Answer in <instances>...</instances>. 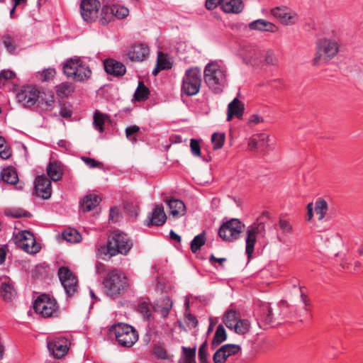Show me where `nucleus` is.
<instances>
[{
  "label": "nucleus",
  "instance_id": "obj_61",
  "mask_svg": "<svg viewBox=\"0 0 363 363\" xmlns=\"http://www.w3.org/2000/svg\"><path fill=\"white\" fill-rule=\"evenodd\" d=\"M185 318L187 325L193 328H196L198 325L199 322L194 315L188 313L185 315Z\"/></svg>",
  "mask_w": 363,
  "mask_h": 363
},
{
  "label": "nucleus",
  "instance_id": "obj_62",
  "mask_svg": "<svg viewBox=\"0 0 363 363\" xmlns=\"http://www.w3.org/2000/svg\"><path fill=\"white\" fill-rule=\"evenodd\" d=\"M264 62L267 65H275L277 63V59L271 51H267L264 56Z\"/></svg>",
  "mask_w": 363,
  "mask_h": 363
},
{
  "label": "nucleus",
  "instance_id": "obj_32",
  "mask_svg": "<svg viewBox=\"0 0 363 363\" xmlns=\"http://www.w3.org/2000/svg\"><path fill=\"white\" fill-rule=\"evenodd\" d=\"M0 177L4 182L10 184H15L18 180V174L13 167L4 168L1 171Z\"/></svg>",
  "mask_w": 363,
  "mask_h": 363
},
{
  "label": "nucleus",
  "instance_id": "obj_53",
  "mask_svg": "<svg viewBox=\"0 0 363 363\" xmlns=\"http://www.w3.org/2000/svg\"><path fill=\"white\" fill-rule=\"evenodd\" d=\"M82 160L89 168L101 169L103 167V164L101 162L96 160L95 159L84 156V157H82Z\"/></svg>",
  "mask_w": 363,
  "mask_h": 363
},
{
  "label": "nucleus",
  "instance_id": "obj_44",
  "mask_svg": "<svg viewBox=\"0 0 363 363\" xmlns=\"http://www.w3.org/2000/svg\"><path fill=\"white\" fill-rule=\"evenodd\" d=\"M262 318L267 324L272 323L274 320L273 310L269 303H264L261 307Z\"/></svg>",
  "mask_w": 363,
  "mask_h": 363
},
{
  "label": "nucleus",
  "instance_id": "obj_19",
  "mask_svg": "<svg viewBox=\"0 0 363 363\" xmlns=\"http://www.w3.org/2000/svg\"><path fill=\"white\" fill-rule=\"evenodd\" d=\"M272 15L282 24L294 25L298 20L297 14L285 6H278L271 10Z\"/></svg>",
  "mask_w": 363,
  "mask_h": 363
},
{
  "label": "nucleus",
  "instance_id": "obj_35",
  "mask_svg": "<svg viewBox=\"0 0 363 363\" xmlns=\"http://www.w3.org/2000/svg\"><path fill=\"white\" fill-rule=\"evenodd\" d=\"M251 329V323L247 319H241L237 320L235 324L233 325L232 330L236 334L240 335H245L247 334Z\"/></svg>",
  "mask_w": 363,
  "mask_h": 363
},
{
  "label": "nucleus",
  "instance_id": "obj_8",
  "mask_svg": "<svg viewBox=\"0 0 363 363\" xmlns=\"http://www.w3.org/2000/svg\"><path fill=\"white\" fill-rule=\"evenodd\" d=\"M201 82V72L199 68L187 69L182 78V91L187 96H194L199 92Z\"/></svg>",
  "mask_w": 363,
  "mask_h": 363
},
{
  "label": "nucleus",
  "instance_id": "obj_49",
  "mask_svg": "<svg viewBox=\"0 0 363 363\" xmlns=\"http://www.w3.org/2000/svg\"><path fill=\"white\" fill-rule=\"evenodd\" d=\"M6 216L12 217V218H21L26 217L29 218L31 216L30 213L28 211H24L21 208H13L8 211L6 213Z\"/></svg>",
  "mask_w": 363,
  "mask_h": 363
},
{
  "label": "nucleus",
  "instance_id": "obj_42",
  "mask_svg": "<svg viewBox=\"0 0 363 363\" xmlns=\"http://www.w3.org/2000/svg\"><path fill=\"white\" fill-rule=\"evenodd\" d=\"M227 339V334L224 326L220 324L216 328L211 344L213 347L218 346Z\"/></svg>",
  "mask_w": 363,
  "mask_h": 363
},
{
  "label": "nucleus",
  "instance_id": "obj_33",
  "mask_svg": "<svg viewBox=\"0 0 363 363\" xmlns=\"http://www.w3.org/2000/svg\"><path fill=\"white\" fill-rule=\"evenodd\" d=\"M109 118V116L106 113H103L99 111H96L93 116V126L94 129L99 133H104V124L106 121Z\"/></svg>",
  "mask_w": 363,
  "mask_h": 363
},
{
  "label": "nucleus",
  "instance_id": "obj_1",
  "mask_svg": "<svg viewBox=\"0 0 363 363\" xmlns=\"http://www.w3.org/2000/svg\"><path fill=\"white\" fill-rule=\"evenodd\" d=\"M227 70L216 61L208 62L203 69L204 82L214 94H220L228 85Z\"/></svg>",
  "mask_w": 363,
  "mask_h": 363
},
{
  "label": "nucleus",
  "instance_id": "obj_12",
  "mask_svg": "<svg viewBox=\"0 0 363 363\" xmlns=\"http://www.w3.org/2000/svg\"><path fill=\"white\" fill-rule=\"evenodd\" d=\"M58 306L54 298L46 294H42L33 303V309L43 317H50L57 312Z\"/></svg>",
  "mask_w": 363,
  "mask_h": 363
},
{
  "label": "nucleus",
  "instance_id": "obj_25",
  "mask_svg": "<svg viewBox=\"0 0 363 363\" xmlns=\"http://www.w3.org/2000/svg\"><path fill=\"white\" fill-rule=\"evenodd\" d=\"M172 305V299L166 296L155 302L154 310L155 312L159 313L162 318H165L168 316Z\"/></svg>",
  "mask_w": 363,
  "mask_h": 363
},
{
  "label": "nucleus",
  "instance_id": "obj_3",
  "mask_svg": "<svg viewBox=\"0 0 363 363\" xmlns=\"http://www.w3.org/2000/svg\"><path fill=\"white\" fill-rule=\"evenodd\" d=\"M264 214L255 222L247 226L245 232V252L250 259L254 252L257 242L262 241L267 233L264 222Z\"/></svg>",
  "mask_w": 363,
  "mask_h": 363
},
{
  "label": "nucleus",
  "instance_id": "obj_22",
  "mask_svg": "<svg viewBox=\"0 0 363 363\" xmlns=\"http://www.w3.org/2000/svg\"><path fill=\"white\" fill-rule=\"evenodd\" d=\"M103 63L106 72L109 75L121 77L126 72V67L124 64L114 59H106Z\"/></svg>",
  "mask_w": 363,
  "mask_h": 363
},
{
  "label": "nucleus",
  "instance_id": "obj_57",
  "mask_svg": "<svg viewBox=\"0 0 363 363\" xmlns=\"http://www.w3.org/2000/svg\"><path fill=\"white\" fill-rule=\"evenodd\" d=\"M16 77L15 73L9 69H4L0 72V84H4L8 79H11Z\"/></svg>",
  "mask_w": 363,
  "mask_h": 363
},
{
  "label": "nucleus",
  "instance_id": "obj_30",
  "mask_svg": "<svg viewBox=\"0 0 363 363\" xmlns=\"http://www.w3.org/2000/svg\"><path fill=\"white\" fill-rule=\"evenodd\" d=\"M16 294L13 286L7 281L0 283V296L5 301H11Z\"/></svg>",
  "mask_w": 363,
  "mask_h": 363
},
{
  "label": "nucleus",
  "instance_id": "obj_56",
  "mask_svg": "<svg viewBox=\"0 0 363 363\" xmlns=\"http://www.w3.org/2000/svg\"><path fill=\"white\" fill-rule=\"evenodd\" d=\"M60 114L65 118H70L72 114V111L69 104L63 103L60 104Z\"/></svg>",
  "mask_w": 363,
  "mask_h": 363
},
{
  "label": "nucleus",
  "instance_id": "obj_11",
  "mask_svg": "<svg viewBox=\"0 0 363 363\" xmlns=\"http://www.w3.org/2000/svg\"><path fill=\"white\" fill-rule=\"evenodd\" d=\"M244 225L237 218L224 223L219 228L218 235L223 240L232 242L237 240L242 231Z\"/></svg>",
  "mask_w": 363,
  "mask_h": 363
},
{
  "label": "nucleus",
  "instance_id": "obj_54",
  "mask_svg": "<svg viewBox=\"0 0 363 363\" xmlns=\"http://www.w3.org/2000/svg\"><path fill=\"white\" fill-rule=\"evenodd\" d=\"M157 67L159 69H169L172 67L170 62L164 57L161 55L159 52L157 57Z\"/></svg>",
  "mask_w": 363,
  "mask_h": 363
},
{
  "label": "nucleus",
  "instance_id": "obj_47",
  "mask_svg": "<svg viewBox=\"0 0 363 363\" xmlns=\"http://www.w3.org/2000/svg\"><path fill=\"white\" fill-rule=\"evenodd\" d=\"M225 134L220 133H214L211 136V142L214 150L220 149L225 142Z\"/></svg>",
  "mask_w": 363,
  "mask_h": 363
},
{
  "label": "nucleus",
  "instance_id": "obj_46",
  "mask_svg": "<svg viewBox=\"0 0 363 363\" xmlns=\"http://www.w3.org/2000/svg\"><path fill=\"white\" fill-rule=\"evenodd\" d=\"M257 140L258 143V150L264 152L269 147V142L270 140L269 135L266 133H261L257 135Z\"/></svg>",
  "mask_w": 363,
  "mask_h": 363
},
{
  "label": "nucleus",
  "instance_id": "obj_31",
  "mask_svg": "<svg viewBox=\"0 0 363 363\" xmlns=\"http://www.w3.org/2000/svg\"><path fill=\"white\" fill-rule=\"evenodd\" d=\"M56 94L60 98H66L72 94L75 90V87L72 82H64L55 87Z\"/></svg>",
  "mask_w": 363,
  "mask_h": 363
},
{
  "label": "nucleus",
  "instance_id": "obj_13",
  "mask_svg": "<svg viewBox=\"0 0 363 363\" xmlns=\"http://www.w3.org/2000/svg\"><path fill=\"white\" fill-rule=\"evenodd\" d=\"M101 4L99 0H82L80 13L83 20L87 23L94 22L98 18Z\"/></svg>",
  "mask_w": 363,
  "mask_h": 363
},
{
  "label": "nucleus",
  "instance_id": "obj_59",
  "mask_svg": "<svg viewBox=\"0 0 363 363\" xmlns=\"http://www.w3.org/2000/svg\"><path fill=\"white\" fill-rule=\"evenodd\" d=\"M279 227L284 233H289L292 231V227L289 221L280 219L279 221Z\"/></svg>",
  "mask_w": 363,
  "mask_h": 363
},
{
  "label": "nucleus",
  "instance_id": "obj_39",
  "mask_svg": "<svg viewBox=\"0 0 363 363\" xmlns=\"http://www.w3.org/2000/svg\"><path fill=\"white\" fill-rule=\"evenodd\" d=\"M62 238L70 243H77L82 240L81 234L74 228H69L62 232Z\"/></svg>",
  "mask_w": 363,
  "mask_h": 363
},
{
  "label": "nucleus",
  "instance_id": "obj_58",
  "mask_svg": "<svg viewBox=\"0 0 363 363\" xmlns=\"http://www.w3.org/2000/svg\"><path fill=\"white\" fill-rule=\"evenodd\" d=\"M190 147L193 155L199 157L201 155V147L199 142L196 139H191Z\"/></svg>",
  "mask_w": 363,
  "mask_h": 363
},
{
  "label": "nucleus",
  "instance_id": "obj_34",
  "mask_svg": "<svg viewBox=\"0 0 363 363\" xmlns=\"http://www.w3.org/2000/svg\"><path fill=\"white\" fill-rule=\"evenodd\" d=\"M182 354L179 359V363H196V347H182Z\"/></svg>",
  "mask_w": 363,
  "mask_h": 363
},
{
  "label": "nucleus",
  "instance_id": "obj_2",
  "mask_svg": "<svg viewBox=\"0 0 363 363\" xmlns=\"http://www.w3.org/2000/svg\"><path fill=\"white\" fill-rule=\"evenodd\" d=\"M342 43L337 36L325 37L316 43V51L313 59L315 65L326 64L334 59L340 50Z\"/></svg>",
  "mask_w": 363,
  "mask_h": 363
},
{
  "label": "nucleus",
  "instance_id": "obj_27",
  "mask_svg": "<svg viewBox=\"0 0 363 363\" xmlns=\"http://www.w3.org/2000/svg\"><path fill=\"white\" fill-rule=\"evenodd\" d=\"M162 345H154L150 351L152 357L158 360L172 361L173 354H169Z\"/></svg>",
  "mask_w": 363,
  "mask_h": 363
},
{
  "label": "nucleus",
  "instance_id": "obj_6",
  "mask_svg": "<svg viewBox=\"0 0 363 363\" xmlns=\"http://www.w3.org/2000/svg\"><path fill=\"white\" fill-rule=\"evenodd\" d=\"M132 246L133 243L128 235L119 230H113L107 241V251L111 257L118 254L126 255Z\"/></svg>",
  "mask_w": 363,
  "mask_h": 363
},
{
  "label": "nucleus",
  "instance_id": "obj_16",
  "mask_svg": "<svg viewBox=\"0 0 363 363\" xmlns=\"http://www.w3.org/2000/svg\"><path fill=\"white\" fill-rule=\"evenodd\" d=\"M150 53V48L145 43H135L130 45L126 52L127 57L133 62H143L145 60Z\"/></svg>",
  "mask_w": 363,
  "mask_h": 363
},
{
  "label": "nucleus",
  "instance_id": "obj_23",
  "mask_svg": "<svg viewBox=\"0 0 363 363\" xmlns=\"http://www.w3.org/2000/svg\"><path fill=\"white\" fill-rule=\"evenodd\" d=\"M244 111V104L238 98H235L228 106L227 121H230L233 117L241 119L242 118Z\"/></svg>",
  "mask_w": 363,
  "mask_h": 363
},
{
  "label": "nucleus",
  "instance_id": "obj_48",
  "mask_svg": "<svg viewBox=\"0 0 363 363\" xmlns=\"http://www.w3.org/2000/svg\"><path fill=\"white\" fill-rule=\"evenodd\" d=\"M2 42L4 45L5 46L6 50L11 53L14 54L16 50V45L15 41L13 38L9 35H5L2 38Z\"/></svg>",
  "mask_w": 363,
  "mask_h": 363
},
{
  "label": "nucleus",
  "instance_id": "obj_9",
  "mask_svg": "<svg viewBox=\"0 0 363 363\" xmlns=\"http://www.w3.org/2000/svg\"><path fill=\"white\" fill-rule=\"evenodd\" d=\"M17 246L29 254H36L40 250V244L36 242L34 235L29 230H24L14 235Z\"/></svg>",
  "mask_w": 363,
  "mask_h": 363
},
{
  "label": "nucleus",
  "instance_id": "obj_5",
  "mask_svg": "<svg viewBox=\"0 0 363 363\" xmlns=\"http://www.w3.org/2000/svg\"><path fill=\"white\" fill-rule=\"evenodd\" d=\"M63 72L76 82H83L91 76V70L80 57H74L67 60L63 65Z\"/></svg>",
  "mask_w": 363,
  "mask_h": 363
},
{
  "label": "nucleus",
  "instance_id": "obj_36",
  "mask_svg": "<svg viewBox=\"0 0 363 363\" xmlns=\"http://www.w3.org/2000/svg\"><path fill=\"white\" fill-rule=\"evenodd\" d=\"M47 174L50 179L57 182L62 179V172L60 165L56 162H50L47 167Z\"/></svg>",
  "mask_w": 363,
  "mask_h": 363
},
{
  "label": "nucleus",
  "instance_id": "obj_29",
  "mask_svg": "<svg viewBox=\"0 0 363 363\" xmlns=\"http://www.w3.org/2000/svg\"><path fill=\"white\" fill-rule=\"evenodd\" d=\"M170 213L174 217H180L184 215L186 207L184 202L179 199H172L167 201Z\"/></svg>",
  "mask_w": 363,
  "mask_h": 363
},
{
  "label": "nucleus",
  "instance_id": "obj_45",
  "mask_svg": "<svg viewBox=\"0 0 363 363\" xmlns=\"http://www.w3.org/2000/svg\"><path fill=\"white\" fill-rule=\"evenodd\" d=\"M111 13L118 19H123L128 16L129 10L128 8L120 6L113 5L111 8Z\"/></svg>",
  "mask_w": 363,
  "mask_h": 363
},
{
  "label": "nucleus",
  "instance_id": "obj_50",
  "mask_svg": "<svg viewBox=\"0 0 363 363\" xmlns=\"http://www.w3.org/2000/svg\"><path fill=\"white\" fill-rule=\"evenodd\" d=\"M140 127L136 125H133L125 128L126 138L133 143H136L137 138L134 136L135 134L140 131Z\"/></svg>",
  "mask_w": 363,
  "mask_h": 363
},
{
  "label": "nucleus",
  "instance_id": "obj_7",
  "mask_svg": "<svg viewBox=\"0 0 363 363\" xmlns=\"http://www.w3.org/2000/svg\"><path fill=\"white\" fill-rule=\"evenodd\" d=\"M111 335H114L117 343L124 347H132L138 340L137 330L131 325L118 323L111 326Z\"/></svg>",
  "mask_w": 363,
  "mask_h": 363
},
{
  "label": "nucleus",
  "instance_id": "obj_55",
  "mask_svg": "<svg viewBox=\"0 0 363 363\" xmlns=\"http://www.w3.org/2000/svg\"><path fill=\"white\" fill-rule=\"evenodd\" d=\"M208 343L207 341H204L199 348L198 357L199 362H204L205 359H208Z\"/></svg>",
  "mask_w": 363,
  "mask_h": 363
},
{
  "label": "nucleus",
  "instance_id": "obj_63",
  "mask_svg": "<svg viewBox=\"0 0 363 363\" xmlns=\"http://www.w3.org/2000/svg\"><path fill=\"white\" fill-rule=\"evenodd\" d=\"M306 209H307V213H306V219L308 221H310V220H311V219L313 217V211H314V209H313V203H308V205L306 206Z\"/></svg>",
  "mask_w": 363,
  "mask_h": 363
},
{
  "label": "nucleus",
  "instance_id": "obj_21",
  "mask_svg": "<svg viewBox=\"0 0 363 363\" xmlns=\"http://www.w3.org/2000/svg\"><path fill=\"white\" fill-rule=\"evenodd\" d=\"M167 216L162 204H155L152 212L148 215L145 225L147 226H161L165 223Z\"/></svg>",
  "mask_w": 363,
  "mask_h": 363
},
{
  "label": "nucleus",
  "instance_id": "obj_14",
  "mask_svg": "<svg viewBox=\"0 0 363 363\" xmlns=\"http://www.w3.org/2000/svg\"><path fill=\"white\" fill-rule=\"evenodd\" d=\"M300 303L301 304V308L298 311H294V307L290 306L286 302L282 301L279 304V308L281 311L280 315L283 317H289L294 315L299 316L304 315L309 311L310 301L307 296L301 290V299Z\"/></svg>",
  "mask_w": 363,
  "mask_h": 363
},
{
  "label": "nucleus",
  "instance_id": "obj_64",
  "mask_svg": "<svg viewBox=\"0 0 363 363\" xmlns=\"http://www.w3.org/2000/svg\"><path fill=\"white\" fill-rule=\"evenodd\" d=\"M262 121V118L257 114H253L250 116L248 119V123L256 125Z\"/></svg>",
  "mask_w": 363,
  "mask_h": 363
},
{
  "label": "nucleus",
  "instance_id": "obj_28",
  "mask_svg": "<svg viewBox=\"0 0 363 363\" xmlns=\"http://www.w3.org/2000/svg\"><path fill=\"white\" fill-rule=\"evenodd\" d=\"M100 199L96 194L86 195L80 202V209L83 212H89L95 208L99 203Z\"/></svg>",
  "mask_w": 363,
  "mask_h": 363
},
{
  "label": "nucleus",
  "instance_id": "obj_51",
  "mask_svg": "<svg viewBox=\"0 0 363 363\" xmlns=\"http://www.w3.org/2000/svg\"><path fill=\"white\" fill-rule=\"evenodd\" d=\"M11 155V150L8 148L5 139L0 136V157L6 160L9 158Z\"/></svg>",
  "mask_w": 363,
  "mask_h": 363
},
{
  "label": "nucleus",
  "instance_id": "obj_40",
  "mask_svg": "<svg viewBox=\"0 0 363 363\" xmlns=\"http://www.w3.org/2000/svg\"><path fill=\"white\" fill-rule=\"evenodd\" d=\"M328 210V205L325 200L323 199H318L315 202L314 211L315 212L318 220H322L324 219Z\"/></svg>",
  "mask_w": 363,
  "mask_h": 363
},
{
  "label": "nucleus",
  "instance_id": "obj_38",
  "mask_svg": "<svg viewBox=\"0 0 363 363\" xmlns=\"http://www.w3.org/2000/svg\"><path fill=\"white\" fill-rule=\"evenodd\" d=\"M149 94V89L145 85V84L142 81H139L138 87L133 96V99L135 101H144L148 98Z\"/></svg>",
  "mask_w": 363,
  "mask_h": 363
},
{
  "label": "nucleus",
  "instance_id": "obj_15",
  "mask_svg": "<svg viewBox=\"0 0 363 363\" xmlns=\"http://www.w3.org/2000/svg\"><path fill=\"white\" fill-rule=\"evenodd\" d=\"M33 194L45 200L50 198L52 186L50 179L45 175L37 176L34 182Z\"/></svg>",
  "mask_w": 363,
  "mask_h": 363
},
{
  "label": "nucleus",
  "instance_id": "obj_37",
  "mask_svg": "<svg viewBox=\"0 0 363 363\" xmlns=\"http://www.w3.org/2000/svg\"><path fill=\"white\" fill-rule=\"evenodd\" d=\"M38 103L45 111H51L52 110L55 106L54 95L52 94L40 93Z\"/></svg>",
  "mask_w": 363,
  "mask_h": 363
},
{
  "label": "nucleus",
  "instance_id": "obj_4",
  "mask_svg": "<svg viewBox=\"0 0 363 363\" xmlns=\"http://www.w3.org/2000/svg\"><path fill=\"white\" fill-rule=\"evenodd\" d=\"M107 296L112 298L119 297L128 286L126 277L117 269L109 272L103 281Z\"/></svg>",
  "mask_w": 363,
  "mask_h": 363
},
{
  "label": "nucleus",
  "instance_id": "obj_60",
  "mask_svg": "<svg viewBox=\"0 0 363 363\" xmlns=\"http://www.w3.org/2000/svg\"><path fill=\"white\" fill-rule=\"evenodd\" d=\"M221 1L222 0H206L205 7L208 10H213L218 5L221 6Z\"/></svg>",
  "mask_w": 363,
  "mask_h": 363
},
{
  "label": "nucleus",
  "instance_id": "obj_26",
  "mask_svg": "<svg viewBox=\"0 0 363 363\" xmlns=\"http://www.w3.org/2000/svg\"><path fill=\"white\" fill-rule=\"evenodd\" d=\"M244 9L242 0H222L221 9L226 13H240Z\"/></svg>",
  "mask_w": 363,
  "mask_h": 363
},
{
  "label": "nucleus",
  "instance_id": "obj_18",
  "mask_svg": "<svg viewBox=\"0 0 363 363\" xmlns=\"http://www.w3.org/2000/svg\"><path fill=\"white\" fill-rule=\"evenodd\" d=\"M40 91L33 86H27L21 89L16 96L17 100L24 106L30 107L35 104L39 99Z\"/></svg>",
  "mask_w": 363,
  "mask_h": 363
},
{
  "label": "nucleus",
  "instance_id": "obj_41",
  "mask_svg": "<svg viewBox=\"0 0 363 363\" xmlns=\"http://www.w3.org/2000/svg\"><path fill=\"white\" fill-rule=\"evenodd\" d=\"M239 319L237 311L234 309H229L224 313L223 322L228 329L232 330L233 325L235 324L237 320Z\"/></svg>",
  "mask_w": 363,
  "mask_h": 363
},
{
  "label": "nucleus",
  "instance_id": "obj_17",
  "mask_svg": "<svg viewBox=\"0 0 363 363\" xmlns=\"http://www.w3.org/2000/svg\"><path fill=\"white\" fill-rule=\"evenodd\" d=\"M69 340L64 337H55L48 342L49 352L57 359H60L68 351Z\"/></svg>",
  "mask_w": 363,
  "mask_h": 363
},
{
  "label": "nucleus",
  "instance_id": "obj_24",
  "mask_svg": "<svg viewBox=\"0 0 363 363\" xmlns=\"http://www.w3.org/2000/svg\"><path fill=\"white\" fill-rule=\"evenodd\" d=\"M248 27L250 30L262 32L275 33L277 30L275 24L264 19L253 21L248 24Z\"/></svg>",
  "mask_w": 363,
  "mask_h": 363
},
{
  "label": "nucleus",
  "instance_id": "obj_43",
  "mask_svg": "<svg viewBox=\"0 0 363 363\" xmlns=\"http://www.w3.org/2000/svg\"><path fill=\"white\" fill-rule=\"evenodd\" d=\"M206 243L205 231L196 235L190 243V249L193 253L198 252Z\"/></svg>",
  "mask_w": 363,
  "mask_h": 363
},
{
  "label": "nucleus",
  "instance_id": "obj_20",
  "mask_svg": "<svg viewBox=\"0 0 363 363\" xmlns=\"http://www.w3.org/2000/svg\"><path fill=\"white\" fill-rule=\"evenodd\" d=\"M241 351V347L236 344H225L221 346L213 354L214 363H225L228 358L235 355Z\"/></svg>",
  "mask_w": 363,
  "mask_h": 363
},
{
  "label": "nucleus",
  "instance_id": "obj_52",
  "mask_svg": "<svg viewBox=\"0 0 363 363\" xmlns=\"http://www.w3.org/2000/svg\"><path fill=\"white\" fill-rule=\"evenodd\" d=\"M56 71L53 68L45 69L40 74V78L43 82L51 80L55 75Z\"/></svg>",
  "mask_w": 363,
  "mask_h": 363
},
{
  "label": "nucleus",
  "instance_id": "obj_10",
  "mask_svg": "<svg viewBox=\"0 0 363 363\" xmlns=\"http://www.w3.org/2000/svg\"><path fill=\"white\" fill-rule=\"evenodd\" d=\"M57 274L67 297H72L77 293L78 279L68 267H60Z\"/></svg>",
  "mask_w": 363,
  "mask_h": 363
}]
</instances>
